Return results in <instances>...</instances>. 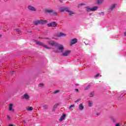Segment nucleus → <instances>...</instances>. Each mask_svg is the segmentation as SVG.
<instances>
[{"label":"nucleus","instance_id":"f03ea898","mask_svg":"<svg viewBox=\"0 0 126 126\" xmlns=\"http://www.w3.org/2000/svg\"><path fill=\"white\" fill-rule=\"evenodd\" d=\"M98 6H94L92 8H90L89 6H86L85 7V11L87 12H91V11H96L98 9Z\"/></svg>","mask_w":126,"mask_h":126},{"label":"nucleus","instance_id":"7ed1b4c3","mask_svg":"<svg viewBox=\"0 0 126 126\" xmlns=\"http://www.w3.org/2000/svg\"><path fill=\"white\" fill-rule=\"evenodd\" d=\"M36 45H38V46H42L43 47H44L45 48V49H47L48 50H50V49H51V47H50L49 46H48L47 45H45L44 44V43H43L42 42H41L40 41H37L36 42Z\"/></svg>","mask_w":126,"mask_h":126},{"label":"nucleus","instance_id":"72a5a7b5","mask_svg":"<svg viewBox=\"0 0 126 126\" xmlns=\"http://www.w3.org/2000/svg\"><path fill=\"white\" fill-rule=\"evenodd\" d=\"M53 39H55V40H58V38L56 37V36H54L53 37Z\"/></svg>","mask_w":126,"mask_h":126},{"label":"nucleus","instance_id":"4c0bfd02","mask_svg":"<svg viewBox=\"0 0 126 126\" xmlns=\"http://www.w3.org/2000/svg\"><path fill=\"white\" fill-rule=\"evenodd\" d=\"M124 35H125V36H126V32H124Z\"/></svg>","mask_w":126,"mask_h":126},{"label":"nucleus","instance_id":"a19ab883","mask_svg":"<svg viewBox=\"0 0 126 126\" xmlns=\"http://www.w3.org/2000/svg\"><path fill=\"white\" fill-rule=\"evenodd\" d=\"M124 93H126V91H124Z\"/></svg>","mask_w":126,"mask_h":126},{"label":"nucleus","instance_id":"e433bc0d","mask_svg":"<svg viewBox=\"0 0 126 126\" xmlns=\"http://www.w3.org/2000/svg\"><path fill=\"white\" fill-rule=\"evenodd\" d=\"M8 126H13V125L12 124H9Z\"/></svg>","mask_w":126,"mask_h":126},{"label":"nucleus","instance_id":"c85d7f7f","mask_svg":"<svg viewBox=\"0 0 126 126\" xmlns=\"http://www.w3.org/2000/svg\"><path fill=\"white\" fill-rule=\"evenodd\" d=\"M38 86L39 87H43L44 86V84H39Z\"/></svg>","mask_w":126,"mask_h":126},{"label":"nucleus","instance_id":"dca6fc26","mask_svg":"<svg viewBox=\"0 0 126 126\" xmlns=\"http://www.w3.org/2000/svg\"><path fill=\"white\" fill-rule=\"evenodd\" d=\"M39 24H46L47 23V21L44 20H38Z\"/></svg>","mask_w":126,"mask_h":126},{"label":"nucleus","instance_id":"2f4dec72","mask_svg":"<svg viewBox=\"0 0 126 126\" xmlns=\"http://www.w3.org/2000/svg\"><path fill=\"white\" fill-rule=\"evenodd\" d=\"M115 126H121V124L120 123H117L115 125Z\"/></svg>","mask_w":126,"mask_h":126},{"label":"nucleus","instance_id":"58836bf2","mask_svg":"<svg viewBox=\"0 0 126 126\" xmlns=\"http://www.w3.org/2000/svg\"><path fill=\"white\" fill-rule=\"evenodd\" d=\"M75 91H78V89H75Z\"/></svg>","mask_w":126,"mask_h":126},{"label":"nucleus","instance_id":"f3484780","mask_svg":"<svg viewBox=\"0 0 126 126\" xmlns=\"http://www.w3.org/2000/svg\"><path fill=\"white\" fill-rule=\"evenodd\" d=\"M65 114H63L61 116V118L59 119V122H62V121H63V120H64V119L65 118Z\"/></svg>","mask_w":126,"mask_h":126},{"label":"nucleus","instance_id":"f704fd0d","mask_svg":"<svg viewBox=\"0 0 126 126\" xmlns=\"http://www.w3.org/2000/svg\"><path fill=\"white\" fill-rule=\"evenodd\" d=\"M59 0V1H60V2H61V3H63V0Z\"/></svg>","mask_w":126,"mask_h":126},{"label":"nucleus","instance_id":"4be33fe9","mask_svg":"<svg viewBox=\"0 0 126 126\" xmlns=\"http://www.w3.org/2000/svg\"><path fill=\"white\" fill-rule=\"evenodd\" d=\"M59 105H60V104H59V103H57L55 105H54L53 106V110L55 111V110H56L57 109V108L58 107V106H59Z\"/></svg>","mask_w":126,"mask_h":126},{"label":"nucleus","instance_id":"393cba45","mask_svg":"<svg viewBox=\"0 0 126 126\" xmlns=\"http://www.w3.org/2000/svg\"><path fill=\"white\" fill-rule=\"evenodd\" d=\"M97 3H102L103 1H104V0H96Z\"/></svg>","mask_w":126,"mask_h":126},{"label":"nucleus","instance_id":"a211bd4d","mask_svg":"<svg viewBox=\"0 0 126 126\" xmlns=\"http://www.w3.org/2000/svg\"><path fill=\"white\" fill-rule=\"evenodd\" d=\"M6 121L8 123H10L11 122V117L9 115H7Z\"/></svg>","mask_w":126,"mask_h":126},{"label":"nucleus","instance_id":"c756f323","mask_svg":"<svg viewBox=\"0 0 126 126\" xmlns=\"http://www.w3.org/2000/svg\"><path fill=\"white\" fill-rule=\"evenodd\" d=\"M79 101H81V99L79 98L75 101V103H77V102H79Z\"/></svg>","mask_w":126,"mask_h":126},{"label":"nucleus","instance_id":"7c9ffc66","mask_svg":"<svg viewBox=\"0 0 126 126\" xmlns=\"http://www.w3.org/2000/svg\"><path fill=\"white\" fill-rule=\"evenodd\" d=\"M98 14L99 15H104V12H99V13H98Z\"/></svg>","mask_w":126,"mask_h":126},{"label":"nucleus","instance_id":"f257e3e1","mask_svg":"<svg viewBox=\"0 0 126 126\" xmlns=\"http://www.w3.org/2000/svg\"><path fill=\"white\" fill-rule=\"evenodd\" d=\"M45 42L53 47H57L58 50L56 51V53H63V50H64L63 45L59 44L57 42L53 40H50V39H47Z\"/></svg>","mask_w":126,"mask_h":126},{"label":"nucleus","instance_id":"a878e982","mask_svg":"<svg viewBox=\"0 0 126 126\" xmlns=\"http://www.w3.org/2000/svg\"><path fill=\"white\" fill-rule=\"evenodd\" d=\"M90 85H88L87 87H85V90H88L89 89H90Z\"/></svg>","mask_w":126,"mask_h":126},{"label":"nucleus","instance_id":"20e7f679","mask_svg":"<svg viewBox=\"0 0 126 126\" xmlns=\"http://www.w3.org/2000/svg\"><path fill=\"white\" fill-rule=\"evenodd\" d=\"M70 53H71V51L69 50H67L64 51L63 53H62L61 55L63 57H67L69 55H70Z\"/></svg>","mask_w":126,"mask_h":126},{"label":"nucleus","instance_id":"39448f33","mask_svg":"<svg viewBox=\"0 0 126 126\" xmlns=\"http://www.w3.org/2000/svg\"><path fill=\"white\" fill-rule=\"evenodd\" d=\"M58 24L56 22H52L47 24L48 27H56Z\"/></svg>","mask_w":126,"mask_h":126},{"label":"nucleus","instance_id":"bb28decb","mask_svg":"<svg viewBox=\"0 0 126 126\" xmlns=\"http://www.w3.org/2000/svg\"><path fill=\"white\" fill-rule=\"evenodd\" d=\"M74 107V104L71 105L69 107V110H71V108Z\"/></svg>","mask_w":126,"mask_h":126},{"label":"nucleus","instance_id":"c9c22d12","mask_svg":"<svg viewBox=\"0 0 126 126\" xmlns=\"http://www.w3.org/2000/svg\"><path fill=\"white\" fill-rule=\"evenodd\" d=\"M58 92H59V91H55V92H54V93L56 94V93H58Z\"/></svg>","mask_w":126,"mask_h":126},{"label":"nucleus","instance_id":"ea45409f","mask_svg":"<svg viewBox=\"0 0 126 126\" xmlns=\"http://www.w3.org/2000/svg\"><path fill=\"white\" fill-rule=\"evenodd\" d=\"M12 73V74H13V73H14V71H13Z\"/></svg>","mask_w":126,"mask_h":126},{"label":"nucleus","instance_id":"6e6552de","mask_svg":"<svg viewBox=\"0 0 126 126\" xmlns=\"http://www.w3.org/2000/svg\"><path fill=\"white\" fill-rule=\"evenodd\" d=\"M115 7H116V4H112L108 9L109 12H110V11H112V10H114Z\"/></svg>","mask_w":126,"mask_h":126},{"label":"nucleus","instance_id":"6ab92c4d","mask_svg":"<svg viewBox=\"0 0 126 126\" xmlns=\"http://www.w3.org/2000/svg\"><path fill=\"white\" fill-rule=\"evenodd\" d=\"M26 110L29 112H31V111H33V107H29L26 108Z\"/></svg>","mask_w":126,"mask_h":126},{"label":"nucleus","instance_id":"1a4fd4ad","mask_svg":"<svg viewBox=\"0 0 126 126\" xmlns=\"http://www.w3.org/2000/svg\"><path fill=\"white\" fill-rule=\"evenodd\" d=\"M76 43H77V39L74 38L71 40L70 45L72 46V45H74Z\"/></svg>","mask_w":126,"mask_h":126},{"label":"nucleus","instance_id":"423d86ee","mask_svg":"<svg viewBox=\"0 0 126 126\" xmlns=\"http://www.w3.org/2000/svg\"><path fill=\"white\" fill-rule=\"evenodd\" d=\"M45 12L50 13L51 15H53V14H55L56 15H57V13L54 12V11L52 9H46L45 10Z\"/></svg>","mask_w":126,"mask_h":126},{"label":"nucleus","instance_id":"0eeeda50","mask_svg":"<svg viewBox=\"0 0 126 126\" xmlns=\"http://www.w3.org/2000/svg\"><path fill=\"white\" fill-rule=\"evenodd\" d=\"M84 109V104L83 103H80L78 107V109L79 111H83Z\"/></svg>","mask_w":126,"mask_h":126},{"label":"nucleus","instance_id":"f8f14e48","mask_svg":"<svg viewBox=\"0 0 126 126\" xmlns=\"http://www.w3.org/2000/svg\"><path fill=\"white\" fill-rule=\"evenodd\" d=\"M57 37H65L66 36V34L63 32H59L57 34Z\"/></svg>","mask_w":126,"mask_h":126},{"label":"nucleus","instance_id":"473e14b6","mask_svg":"<svg viewBox=\"0 0 126 126\" xmlns=\"http://www.w3.org/2000/svg\"><path fill=\"white\" fill-rule=\"evenodd\" d=\"M99 75H100V74H97L96 75H95L94 76V77H98V76H99Z\"/></svg>","mask_w":126,"mask_h":126},{"label":"nucleus","instance_id":"5701e85b","mask_svg":"<svg viewBox=\"0 0 126 126\" xmlns=\"http://www.w3.org/2000/svg\"><path fill=\"white\" fill-rule=\"evenodd\" d=\"M43 108L45 110H47V109H49V105H48L47 104H45L43 105Z\"/></svg>","mask_w":126,"mask_h":126},{"label":"nucleus","instance_id":"9d476101","mask_svg":"<svg viewBox=\"0 0 126 126\" xmlns=\"http://www.w3.org/2000/svg\"><path fill=\"white\" fill-rule=\"evenodd\" d=\"M67 7H60L59 9L61 12H63V11H67Z\"/></svg>","mask_w":126,"mask_h":126},{"label":"nucleus","instance_id":"4468645a","mask_svg":"<svg viewBox=\"0 0 126 126\" xmlns=\"http://www.w3.org/2000/svg\"><path fill=\"white\" fill-rule=\"evenodd\" d=\"M12 107H13V104L11 103L9 105V111H10V112H14V109L12 108Z\"/></svg>","mask_w":126,"mask_h":126},{"label":"nucleus","instance_id":"b1692460","mask_svg":"<svg viewBox=\"0 0 126 126\" xmlns=\"http://www.w3.org/2000/svg\"><path fill=\"white\" fill-rule=\"evenodd\" d=\"M33 24H34V25H38V24H39V20L33 21Z\"/></svg>","mask_w":126,"mask_h":126},{"label":"nucleus","instance_id":"412c9836","mask_svg":"<svg viewBox=\"0 0 126 126\" xmlns=\"http://www.w3.org/2000/svg\"><path fill=\"white\" fill-rule=\"evenodd\" d=\"M88 105L89 107H92V106H93V102L91 100H89Z\"/></svg>","mask_w":126,"mask_h":126},{"label":"nucleus","instance_id":"aec40b11","mask_svg":"<svg viewBox=\"0 0 126 126\" xmlns=\"http://www.w3.org/2000/svg\"><path fill=\"white\" fill-rule=\"evenodd\" d=\"M94 95H95V93L94 92H91L89 94V97H94Z\"/></svg>","mask_w":126,"mask_h":126},{"label":"nucleus","instance_id":"9b49d317","mask_svg":"<svg viewBox=\"0 0 126 126\" xmlns=\"http://www.w3.org/2000/svg\"><path fill=\"white\" fill-rule=\"evenodd\" d=\"M22 99H25V100H29V95L27 94H25L22 96Z\"/></svg>","mask_w":126,"mask_h":126},{"label":"nucleus","instance_id":"79ce46f5","mask_svg":"<svg viewBox=\"0 0 126 126\" xmlns=\"http://www.w3.org/2000/svg\"><path fill=\"white\" fill-rule=\"evenodd\" d=\"M97 115H98V116H99V115H100V114H99V113H98V114H97Z\"/></svg>","mask_w":126,"mask_h":126},{"label":"nucleus","instance_id":"ddd939ff","mask_svg":"<svg viewBox=\"0 0 126 126\" xmlns=\"http://www.w3.org/2000/svg\"><path fill=\"white\" fill-rule=\"evenodd\" d=\"M28 9L29 10H31L32 11H36V8H35L33 6H31V5L28 6Z\"/></svg>","mask_w":126,"mask_h":126},{"label":"nucleus","instance_id":"37998d69","mask_svg":"<svg viewBox=\"0 0 126 126\" xmlns=\"http://www.w3.org/2000/svg\"><path fill=\"white\" fill-rule=\"evenodd\" d=\"M113 122H115V121H114V120H113Z\"/></svg>","mask_w":126,"mask_h":126},{"label":"nucleus","instance_id":"2eb2a0df","mask_svg":"<svg viewBox=\"0 0 126 126\" xmlns=\"http://www.w3.org/2000/svg\"><path fill=\"white\" fill-rule=\"evenodd\" d=\"M66 12L69 13V15H72V14H74V12H73V11L70 10L69 8H67Z\"/></svg>","mask_w":126,"mask_h":126},{"label":"nucleus","instance_id":"cd10ccee","mask_svg":"<svg viewBox=\"0 0 126 126\" xmlns=\"http://www.w3.org/2000/svg\"><path fill=\"white\" fill-rule=\"evenodd\" d=\"M16 32H17V33H20L21 32V31L20 30H19V29H17Z\"/></svg>","mask_w":126,"mask_h":126}]
</instances>
